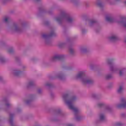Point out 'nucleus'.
Returning a JSON list of instances; mask_svg holds the SVG:
<instances>
[{
	"instance_id": "nucleus-14",
	"label": "nucleus",
	"mask_w": 126,
	"mask_h": 126,
	"mask_svg": "<svg viewBox=\"0 0 126 126\" xmlns=\"http://www.w3.org/2000/svg\"><path fill=\"white\" fill-rule=\"evenodd\" d=\"M14 30L15 31H18V30H19V29L18 28V27H17V26H15V28H14Z\"/></svg>"
},
{
	"instance_id": "nucleus-21",
	"label": "nucleus",
	"mask_w": 126,
	"mask_h": 126,
	"mask_svg": "<svg viewBox=\"0 0 126 126\" xmlns=\"http://www.w3.org/2000/svg\"><path fill=\"white\" fill-rule=\"evenodd\" d=\"M124 27H126V22H124Z\"/></svg>"
},
{
	"instance_id": "nucleus-6",
	"label": "nucleus",
	"mask_w": 126,
	"mask_h": 126,
	"mask_svg": "<svg viewBox=\"0 0 126 126\" xmlns=\"http://www.w3.org/2000/svg\"><path fill=\"white\" fill-rule=\"evenodd\" d=\"M110 40L111 41H116V40H117V36H112L110 37Z\"/></svg>"
},
{
	"instance_id": "nucleus-10",
	"label": "nucleus",
	"mask_w": 126,
	"mask_h": 126,
	"mask_svg": "<svg viewBox=\"0 0 126 126\" xmlns=\"http://www.w3.org/2000/svg\"><path fill=\"white\" fill-rule=\"evenodd\" d=\"M105 119V116H104V115L101 114L100 116V120L101 121H103V120H104Z\"/></svg>"
},
{
	"instance_id": "nucleus-5",
	"label": "nucleus",
	"mask_w": 126,
	"mask_h": 126,
	"mask_svg": "<svg viewBox=\"0 0 126 126\" xmlns=\"http://www.w3.org/2000/svg\"><path fill=\"white\" fill-rule=\"evenodd\" d=\"M106 21H108V22H113V19L112 17H110L109 16H107L106 17Z\"/></svg>"
},
{
	"instance_id": "nucleus-1",
	"label": "nucleus",
	"mask_w": 126,
	"mask_h": 126,
	"mask_svg": "<svg viewBox=\"0 0 126 126\" xmlns=\"http://www.w3.org/2000/svg\"><path fill=\"white\" fill-rule=\"evenodd\" d=\"M76 99L75 96H73L71 97L69 100L66 101V103L68 107H69V109L73 111L75 113V115H76L77 113H78L79 110L76 107H74L73 105V103Z\"/></svg>"
},
{
	"instance_id": "nucleus-19",
	"label": "nucleus",
	"mask_w": 126,
	"mask_h": 126,
	"mask_svg": "<svg viewBox=\"0 0 126 126\" xmlns=\"http://www.w3.org/2000/svg\"><path fill=\"white\" fill-rule=\"evenodd\" d=\"M103 103H99L98 104V107H101V106H103Z\"/></svg>"
},
{
	"instance_id": "nucleus-11",
	"label": "nucleus",
	"mask_w": 126,
	"mask_h": 126,
	"mask_svg": "<svg viewBox=\"0 0 126 126\" xmlns=\"http://www.w3.org/2000/svg\"><path fill=\"white\" fill-rule=\"evenodd\" d=\"M9 19V18H8V17H5V18H4V22H7V21H8Z\"/></svg>"
},
{
	"instance_id": "nucleus-17",
	"label": "nucleus",
	"mask_w": 126,
	"mask_h": 126,
	"mask_svg": "<svg viewBox=\"0 0 126 126\" xmlns=\"http://www.w3.org/2000/svg\"><path fill=\"white\" fill-rule=\"evenodd\" d=\"M56 20H57V21H61V19H60L59 18H57Z\"/></svg>"
},
{
	"instance_id": "nucleus-2",
	"label": "nucleus",
	"mask_w": 126,
	"mask_h": 126,
	"mask_svg": "<svg viewBox=\"0 0 126 126\" xmlns=\"http://www.w3.org/2000/svg\"><path fill=\"white\" fill-rule=\"evenodd\" d=\"M77 78H82V81L84 84H90L92 83V81L85 76L84 72L81 71L77 75Z\"/></svg>"
},
{
	"instance_id": "nucleus-12",
	"label": "nucleus",
	"mask_w": 126,
	"mask_h": 126,
	"mask_svg": "<svg viewBox=\"0 0 126 126\" xmlns=\"http://www.w3.org/2000/svg\"><path fill=\"white\" fill-rule=\"evenodd\" d=\"M42 37L43 38H47V37H49V35L46 34H43Z\"/></svg>"
},
{
	"instance_id": "nucleus-26",
	"label": "nucleus",
	"mask_w": 126,
	"mask_h": 126,
	"mask_svg": "<svg viewBox=\"0 0 126 126\" xmlns=\"http://www.w3.org/2000/svg\"><path fill=\"white\" fill-rule=\"evenodd\" d=\"M98 5L99 6H100V3H98Z\"/></svg>"
},
{
	"instance_id": "nucleus-8",
	"label": "nucleus",
	"mask_w": 126,
	"mask_h": 126,
	"mask_svg": "<svg viewBox=\"0 0 126 126\" xmlns=\"http://www.w3.org/2000/svg\"><path fill=\"white\" fill-rule=\"evenodd\" d=\"M67 22H72V18L67 17Z\"/></svg>"
},
{
	"instance_id": "nucleus-28",
	"label": "nucleus",
	"mask_w": 126,
	"mask_h": 126,
	"mask_svg": "<svg viewBox=\"0 0 126 126\" xmlns=\"http://www.w3.org/2000/svg\"><path fill=\"white\" fill-rule=\"evenodd\" d=\"M9 53H10V51H9Z\"/></svg>"
},
{
	"instance_id": "nucleus-18",
	"label": "nucleus",
	"mask_w": 126,
	"mask_h": 126,
	"mask_svg": "<svg viewBox=\"0 0 126 126\" xmlns=\"http://www.w3.org/2000/svg\"><path fill=\"white\" fill-rule=\"evenodd\" d=\"M18 73H20V71H17L15 72V74L16 75H17V74H18Z\"/></svg>"
},
{
	"instance_id": "nucleus-22",
	"label": "nucleus",
	"mask_w": 126,
	"mask_h": 126,
	"mask_svg": "<svg viewBox=\"0 0 126 126\" xmlns=\"http://www.w3.org/2000/svg\"><path fill=\"white\" fill-rule=\"evenodd\" d=\"M68 126H73V125H72V124H69V125H68Z\"/></svg>"
},
{
	"instance_id": "nucleus-27",
	"label": "nucleus",
	"mask_w": 126,
	"mask_h": 126,
	"mask_svg": "<svg viewBox=\"0 0 126 126\" xmlns=\"http://www.w3.org/2000/svg\"><path fill=\"white\" fill-rule=\"evenodd\" d=\"M8 105H9V104H6L7 106H8Z\"/></svg>"
},
{
	"instance_id": "nucleus-20",
	"label": "nucleus",
	"mask_w": 126,
	"mask_h": 126,
	"mask_svg": "<svg viewBox=\"0 0 126 126\" xmlns=\"http://www.w3.org/2000/svg\"><path fill=\"white\" fill-rule=\"evenodd\" d=\"M120 75H123V72L122 71H120Z\"/></svg>"
},
{
	"instance_id": "nucleus-15",
	"label": "nucleus",
	"mask_w": 126,
	"mask_h": 126,
	"mask_svg": "<svg viewBox=\"0 0 126 126\" xmlns=\"http://www.w3.org/2000/svg\"><path fill=\"white\" fill-rule=\"evenodd\" d=\"M116 126H122V123L118 122L116 124Z\"/></svg>"
},
{
	"instance_id": "nucleus-3",
	"label": "nucleus",
	"mask_w": 126,
	"mask_h": 126,
	"mask_svg": "<svg viewBox=\"0 0 126 126\" xmlns=\"http://www.w3.org/2000/svg\"><path fill=\"white\" fill-rule=\"evenodd\" d=\"M118 108H126V99L125 98L121 99V103L118 105Z\"/></svg>"
},
{
	"instance_id": "nucleus-23",
	"label": "nucleus",
	"mask_w": 126,
	"mask_h": 126,
	"mask_svg": "<svg viewBox=\"0 0 126 126\" xmlns=\"http://www.w3.org/2000/svg\"><path fill=\"white\" fill-rule=\"evenodd\" d=\"M122 20H126V18H122Z\"/></svg>"
},
{
	"instance_id": "nucleus-13",
	"label": "nucleus",
	"mask_w": 126,
	"mask_h": 126,
	"mask_svg": "<svg viewBox=\"0 0 126 126\" xmlns=\"http://www.w3.org/2000/svg\"><path fill=\"white\" fill-rule=\"evenodd\" d=\"M111 77H112V75H108L106 76V79H109V78H111Z\"/></svg>"
},
{
	"instance_id": "nucleus-25",
	"label": "nucleus",
	"mask_w": 126,
	"mask_h": 126,
	"mask_svg": "<svg viewBox=\"0 0 126 126\" xmlns=\"http://www.w3.org/2000/svg\"><path fill=\"white\" fill-rule=\"evenodd\" d=\"M32 83H30L29 85H32Z\"/></svg>"
},
{
	"instance_id": "nucleus-9",
	"label": "nucleus",
	"mask_w": 126,
	"mask_h": 126,
	"mask_svg": "<svg viewBox=\"0 0 126 126\" xmlns=\"http://www.w3.org/2000/svg\"><path fill=\"white\" fill-rule=\"evenodd\" d=\"M68 97V94H64L63 95V99H64V100H65L66 99H67Z\"/></svg>"
},
{
	"instance_id": "nucleus-7",
	"label": "nucleus",
	"mask_w": 126,
	"mask_h": 126,
	"mask_svg": "<svg viewBox=\"0 0 126 126\" xmlns=\"http://www.w3.org/2000/svg\"><path fill=\"white\" fill-rule=\"evenodd\" d=\"M117 91L118 93H121V92L123 91V86H121Z\"/></svg>"
},
{
	"instance_id": "nucleus-24",
	"label": "nucleus",
	"mask_w": 126,
	"mask_h": 126,
	"mask_svg": "<svg viewBox=\"0 0 126 126\" xmlns=\"http://www.w3.org/2000/svg\"><path fill=\"white\" fill-rule=\"evenodd\" d=\"M95 21H91V23H95Z\"/></svg>"
},
{
	"instance_id": "nucleus-16",
	"label": "nucleus",
	"mask_w": 126,
	"mask_h": 126,
	"mask_svg": "<svg viewBox=\"0 0 126 126\" xmlns=\"http://www.w3.org/2000/svg\"><path fill=\"white\" fill-rule=\"evenodd\" d=\"M69 51L71 54H72L73 53V49H70Z\"/></svg>"
},
{
	"instance_id": "nucleus-4",
	"label": "nucleus",
	"mask_w": 126,
	"mask_h": 126,
	"mask_svg": "<svg viewBox=\"0 0 126 126\" xmlns=\"http://www.w3.org/2000/svg\"><path fill=\"white\" fill-rule=\"evenodd\" d=\"M62 59H63V55H55L54 57L52 58V61H59L60 60H62Z\"/></svg>"
}]
</instances>
